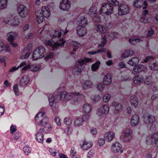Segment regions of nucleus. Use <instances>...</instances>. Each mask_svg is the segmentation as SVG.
Returning a JSON list of instances; mask_svg holds the SVG:
<instances>
[{"instance_id":"1","label":"nucleus","mask_w":158,"mask_h":158,"mask_svg":"<svg viewBox=\"0 0 158 158\" xmlns=\"http://www.w3.org/2000/svg\"><path fill=\"white\" fill-rule=\"evenodd\" d=\"M35 120L40 127L39 130V132L48 133L52 131L51 126L44 112L38 113L35 116Z\"/></svg>"},{"instance_id":"2","label":"nucleus","mask_w":158,"mask_h":158,"mask_svg":"<svg viewBox=\"0 0 158 158\" xmlns=\"http://www.w3.org/2000/svg\"><path fill=\"white\" fill-rule=\"evenodd\" d=\"M46 53L45 48L40 46L35 50L31 55V57L33 60H36L43 58Z\"/></svg>"},{"instance_id":"3","label":"nucleus","mask_w":158,"mask_h":158,"mask_svg":"<svg viewBox=\"0 0 158 158\" xmlns=\"http://www.w3.org/2000/svg\"><path fill=\"white\" fill-rule=\"evenodd\" d=\"M109 107L107 104L102 105L96 110V114L97 116L101 118L106 116L109 112Z\"/></svg>"},{"instance_id":"4","label":"nucleus","mask_w":158,"mask_h":158,"mask_svg":"<svg viewBox=\"0 0 158 158\" xmlns=\"http://www.w3.org/2000/svg\"><path fill=\"white\" fill-rule=\"evenodd\" d=\"M113 11V7L112 6L108 3H104L102 5L99 12L101 15H109L112 13Z\"/></svg>"},{"instance_id":"5","label":"nucleus","mask_w":158,"mask_h":158,"mask_svg":"<svg viewBox=\"0 0 158 158\" xmlns=\"http://www.w3.org/2000/svg\"><path fill=\"white\" fill-rule=\"evenodd\" d=\"M4 22L6 24L15 27L18 26L20 23V19L18 16L10 17L4 19Z\"/></svg>"},{"instance_id":"6","label":"nucleus","mask_w":158,"mask_h":158,"mask_svg":"<svg viewBox=\"0 0 158 158\" xmlns=\"http://www.w3.org/2000/svg\"><path fill=\"white\" fill-rule=\"evenodd\" d=\"M17 11L20 16L23 18L27 17L29 12V10L27 7L23 4L18 6Z\"/></svg>"},{"instance_id":"7","label":"nucleus","mask_w":158,"mask_h":158,"mask_svg":"<svg viewBox=\"0 0 158 158\" xmlns=\"http://www.w3.org/2000/svg\"><path fill=\"white\" fill-rule=\"evenodd\" d=\"M71 4L69 0H62L59 3V8L63 11H68L71 8Z\"/></svg>"},{"instance_id":"8","label":"nucleus","mask_w":158,"mask_h":158,"mask_svg":"<svg viewBox=\"0 0 158 158\" xmlns=\"http://www.w3.org/2000/svg\"><path fill=\"white\" fill-rule=\"evenodd\" d=\"M118 13L119 15H123L129 13V8L127 4H121L118 6Z\"/></svg>"},{"instance_id":"9","label":"nucleus","mask_w":158,"mask_h":158,"mask_svg":"<svg viewBox=\"0 0 158 158\" xmlns=\"http://www.w3.org/2000/svg\"><path fill=\"white\" fill-rule=\"evenodd\" d=\"M122 146L118 142H115L113 143L110 148L111 151L115 153L120 152L122 153L123 151L122 150Z\"/></svg>"},{"instance_id":"10","label":"nucleus","mask_w":158,"mask_h":158,"mask_svg":"<svg viewBox=\"0 0 158 158\" xmlns=\"http://www.w3.org/2000/svg\"><path fill=\"white\" fill-rule=\"evenodd\" d=\"M133 5L137 8L143 7V9H146L148 6L147 1L145 0H135L134 2Z\"/></svg>"},{"instance_id":"11","label":"nucleus","mask_w":158,"mask_h":158,"mask_svg":"<svg viewBox=\"0 0 158 158\" xmlns=\"http://www.w3.org/2000/svg\"><path fill=\"white\" fill-rule=\"evenodd\" d=\"M158 138V131L148 136L146 139V143L148 145L152 144L154 143L156 139Z\"/></svg>"},{"instance_id":"12","label":"nucleus","mask_w":158,"mask_h":158,"mask_svg":"<svg viewBox=\"0 0 158 158\" xmlns=\"http://www.w3.org/2000/svg\"><path fill=\"white\" fill-rule=\"evenodd\" d=\"M132 133V130L130 128H127L124 130L123 139L125 142H128L131 139Z\"/></svg>"},{"instance_id":"13","label":"nucleus","mask_w":158,"mask_h":158,"mask_svg":"<svg viewBox=\"0 0 158 158\" xmlns=\"http://www.w3.org/2000/svg\"><path fill=\"white\" fill-rule=\"evenodd\" d=\"M143 121L147 124H153L156 121V118L152 114H148L144 116Z\"/></svg>"},{"instance_id":"14","label":"nucleus","mask_w":158,"mask_h":158,"mask_svg":"<svg viewBox=\"0 0 158 158\" xmlns=\"http://www.w3.org/2000/svg\"><path fill=\"white\" fill-rule=\"evenodd\" d=\"M139 117L137 114H134L132 116L130 120L131 125L135 127L137 126L139 122Z\"/></svg>"},{"instance_id":"15","label":"nucleus","mask_w":158,"mask_h":158,"mask_svg":"<svg viewBox=\"0 0 158 158\" xmlns=\"http://www.w3.org/2000/svg\"><path fill=\"white\" fill-rule=\"evenodd\" d=\"M115 132L112 131H108L105 133L104 137L109 142H111L115 138Z\"/></svg>"},{"instance_id":"16","label":"nucleus","mask_w":158,"mask_h":158,"mask_svg":"<svg viewBox=\"0 0 158 158\" xmlns=\"http://www.w3.org/2000/svg\"><path fill=\"white\" fill-rule=\"evenodd\" d=\"M45 18H48L50 16L51 13L48 7L47 6H43L42 7L41 10L38 11Z\"/></svg>"},{"instance_id":"17","label":"nucleus","mask_w":158,"mask_h":158,"mask_svg":"<svg viewBox=\"0 0 158 158\" xmlns=\"http://www.w3.org/2000/svg\"><path fill=\"white\" fill-rule=\"evenodd\" d=\"M93 85L92 82L89 80H86L83 81L81 83L82 87L85 90L91 89Z\"/></svg>"},{"instance_id":"18","label":"nucleus","mask_w":158,"mask_h":158,"mask_svg":"<svg viewBox=\"0 0 158 158\" xmlns=\"http://www.w3.org/2000/svg\"><path fill=\"white\" fill-rule=\"evenodd\" d=\"M94 30L97 32L101 34H104L106 31V29L104 25L97 24L94 26Z\"/></svg>"},{"instance_id":"19","label":"nucleus","mask_w":158,"mask_h":158,"mask_svg":"<svg viewBox=\"0 0 158 158\" xmlns=\"http://www.w3.org/2000/svg\"><path fill=\"white\" fill-rule=\"evenodd\" d=\"M19 35L16 32L12 31L8 33L7 34V40L9 42L13 41L15 38L18 37Z\"/></svg>"},{"instance_id":"20","label":"nucleus","mask_w":158,"mask_h":158,"mask_svg":"<svg viewBox=\"0 0 158 158\" xmlns=\"http://www.w3.org/2000/svg\"><path fill=\"white\" fill-rule=\"evenodd\" d=\"M92 110V107L90 104L88 103L84 104L82 106V111L85 114H88L90 113Z\"/></svg>"},{"instance_id":"21","label":"nucleus","mask_w":158,"mask_h":158,"mask_svg":"<svg viewBox=\"0 0 158 158\" xmlns=\"http://www.w3.org/2000/svg\"><path fill=\"white\" fill-rule=\"evenodd\" d=\"M77 34L81 36H84L86 34V29L84 27L78 26L77 27Z\"/></svg>"},{"instance_id":"22","label":"nucleus","mask_w":158,"mask_h":158,"mask_svg":"<svg viewBox=\"0 0 158 158\" xmlns=\"http://www.w3.org/2000/svg\"><path fill=\"white\" fill-rule=\"evenodd\" d=\"M144 80L143 76L140 75L135 76L133 79V81L134 84L138 85L142 82Z\"/></svg>"},{"instance_id":"23","label":"nucleus","mask_w":158,"mask_h":158,"mask_svg":"<svg viewBox=\"0 0 158 158\" xmlns=\"http://www.w3.org/2000/svg\"><path fill=\"white\" fill-rule=\"evenodd\" d=\"M29 78L28 76H24L21 78L19 84L23 86H25L29 83Z\"/></svg>"},{"instance_id":"24","label":"nucleus","mask_w":158,"mask_h":158,"mask_svg":"<svg viewBox=\"0 0 158 158\" xmlns=\"http://www.w3.org/2000/svg\"><path fill=\"white\" fill-rule=\"evenodd\" d=\"M30 68L32 71L35 72L40 69V67L39 66L34 65L31 66L30 64H28L23 68L22 69V70L25 71Z\"/></svg>"},{"instance_id":"25","label":"nucleus","mask_w":158,"mask_h":158,"mask_svg":"<svg viewBox=\"0 0 158 158\" xmlns=\"http://www.w3.org/2000/svg\"><path fill=\"white\" fill-rule=\"evenodd\" d=\"M63 31L60 29H57L54 31L52 33L49 32L50 37H52L53 39L56 37H60L61 36Z\"/></svg>"},{"instance_id":"26","label":"nucleus","mask_w":158,"mask_h":158,"mask_svg":"<svg viewBox=\"0 0 158 158\" xmlns=\"http://www.w3.org/2000/svg\"><path fill=\"white\" fill-rule=\"evenodd\" d=\"M129 102L131 105L136 106L138 105L139 101L137 97L135 95L131 96L129 99Z\"/></svg>"},{"instance_id":"27","label":"nucleus","mask_w":158,"mask_h":158,"mask_svg":"<svg viewBox=\"0 0 158 158\" xmlns=\"http://www.w3.org/2000/svg\"><path fill=\"white\" fill-rule=\"evenodd\" d=\"M112 81L111 75L109 73L106 74L103 78V83L105 85H108L110 84Z\"/></svg>"},{"instance_id":"28","label":"nucleus","mask_w":158,"mask_h":158,"mask_svg":"<svg viewBox=\"0 0 158 158\" xmlns=\"http://www.w3.org/2000/svg\"><path fill=\"white\" fill-rule=\"evenodd\" d=\"M143 68V66L142 65L139 64L135 65L132 71V72L134 74H137L142 71Z\"/></svg>"},{"instance_id":"29","label":"nucleus","mask_w":158,"mask_h":158,"mask_svg":"<svg viewBox=\"0 0 158 158\" xmlns=\"http://www.w3.org/2000/svg\"><path fill=\"white\" fill-rule=\"evenodd\" d=\"M93 145V143L91 142L84 141L81 147L83 150H87L91 148Z\"/></svg>"},{"instance_id":"30","label":"nucleus","mask_w":158,"mask_h":158,"mask_svg":"<svg viewBox=\"0 0 158 158\" xmlns=\"http://www.w3.org/2000/svg\"><path fill=\"white\" fill-rule=\"evenodd\" d=\"M65 42L66 41L64 40L62 38L55 42L54 45L53 47V50H54L55 48L58 47H62L63 46Z\"/></svg>"},{"instance_id":"31","label":"nucleus","mask_w":158,"mask_h":158,"mask_svg":"<svg viewBox=\"0 0 158 158\" xmlns=\"http://www.w3.org/2000/svg\"><path fill=\"white\" fill-rule=\"evenodd\" d=\"M83 123V122L81 118L78 117L74 120L73 125L75 127H78L81 126Z\"/></svg>"},{"instance_id":"32","label":"nucleus","mask_w":158,"mask_h":158,"mask_svg":"<svg viewBox=\"0 0 158 158\" xmlns=\"http://www.w3.org/2000/svg\"><path fill=\"white\" fill-rule=\"evenodd\" d=\"M35 138L37 141L39 143H42L44 141V135L41 132H38L35 134Z\"/></svg>"},{"instance_id":"33","label":"nucleus","mask_w":158,"mask_h":158,"mask_svg":"<svg viewBox=\"0 0 158 158\" xmlns=\"http://www.w3.org/2000/svg\"><path fill=\"white\" fill-rule=\"evenodd\" d=\"M72 95L77 96L81 95L84 97H85L84 95H83L79 93L73 92L71 93L70 94H68L67 92V95L65 100L69 101L72 99L73 97Z\"/></svg>"},{"instance_id":"34","label":"nucleus","mask_w":158,"mask_h":158,"mask_svg":"<svg viewBox=\"0 0 158 158\" xmlns=\"http://www.w3.org/2000/svg\"><path fill=\"white\" fill-rule=\"evenodd\" d=\"M112 106H114V111L116 113L121 111L123 109V107L121 104L116 103L115 102H112Z\"/></svg>"},{"instance_id":"35","label":"nucleus","mask_w":158,"mask_h":158,"mask_svg":"<svg viewBox=\"0 0 158 158\" xmlns=\"http://www.w3.org/2000/svg\"><path fill=\"white\" fill-rule=\"evenodd\" d=\"M139 61V59L137 57H133L129 60L128 61V64L132 66H135L136 64H138Z\"/></svg>"},{"instance_id":"36","label":"nucleus","mask_w":158,"mask_h":158,"mask_svg":"<svg viewBox=\"0 0 158 158\" xmlns=\"http://www.w3.org/2000/svg\"><path fill=\"white\" fill-rule=\"evenodd\" d=\"M134 51L131 49L126 50L122 54V57L123 58H125L130 56H132L133 53Z\"/></svg>"},{"instance_id":"37","label":"nucleus","mask_w":158,"mask_h":158,"mask_svg":"<svg viewBox=\"0 0 158 158\" xmlns=\"http://www.w3.org/2000/svg\"><path fill=\"white\" fill-rule=\"evenodd\" d=\"M44 17L40 13L37 11L36 14V20L38 23H42L44 20Z\"/></svg>"},{"instance_id":"38","label":"nucleus","mask_w":158,"mask_h":158,"mask_svg":"<svg viewBox=\"0 0 158 158\" xmlns=\"http://www.w3.org/2000/svg\"><path fill=\"white\" fill-rule=\"evenodd\" d=\"M78 23L79 24L78 26L85 27L87 23V21L84 17H81L79 18Z\"/></svg>"},{"instance_id":"39","label":"nucleus","mask_w":158,"mask_h":158,"mask_svg":"<svg viewBox=\"0 0 158 158\" xmlns=\"http://www.w3.org/2000/svg\"><path fill=\"white\" fill-rule=\"evenodd\" d=\"M92 59L88 58H84L83 59H80L78 61V63L81 65L85 64L87 63L92 62Z\"/></svg>"},{"instance_id":"40","label":"nucleus","mask_w":158,"mask_h":158,"mask_svg":"<svg viewBox=\"0 0 158 158\" xmlns=\"http://www.w3.org/2000/svg\"><path fill=\"white\" fill-rule=\"evenodd\" d=\"M51 38V40L48 38L46 39L44 41V44L46 46H52L53 48V47L54 45L55 42L53 40V38L52 37Z\"/></svg>"},{"instance_id":"41","label":"nucleus","mask_w":158,"mask_h":158,"mask_svg":"<svg viewBox=\"0 0 158 158\" xmlns=\"http://www.w3.org/2000/svg\"><path fill=\"white\" fill-rule=\"evenodd\" d=\"M4 50L7 52H9L10 51L9 47H6L3 43L0 40V52H2Z\"/></svg>"},{"instance_id":"42","label":"nucleus","mask_w":158,"mask_h":158,"mask_svg":"<svg viewBox=\"0 0 158 158\" xmlns=\"http://www.w3.org/2000/svg\"><path fill=\"white\" fill-rule=\"evenodd\" d=\"M106 52V49L101 48L98 49L96 51H92V52H87L88 54L89 55H94L97 54H98L100 53H102L103 52Z\"/></svg>"},{"instance_id":"43","label":"nucleus","mask_w":158,"mask_h":158,"mask_svg":"<svg viewBox=\"0 0 158 158\" xmlns=\"http://www.w3.org/2000/svg\"><path fill=\"white\" fill-rule=\"evenodd\" d=\"M111 98V95L110 94H105L103 97L102 101L105 103H107L109 102Z\"/></svg>"},{"instance_id":"44","label":"nucleus","mask_w":158,"mask_h":158,"mask_svg":"<svg viewBox=\"0 0 158 158\" xmlns=\"http://www.w3.org/2000/svg\"><path fill=\"white\" fill-rule=\"evenodd\" d=\"M8 1L7 0H1L0 1V9H3L6 7Z\"/></svg>"},{"instance_id":"45","label":"nucleus","mask_w":158,"mask_h":158,"mask_svg":"<svg viewBox=\"0 0 158 158\" xmlns=\"http://www.w3.org/2000/svg\"><path fill=\"white\" fill-rule=\"evenodd\" d=\"M82 71L81 66H77L73 70V72L75 74L78 75L81 73Z\"/></svg>"},{"instance_id":"46","label":"nucleus","mask_w":158,"mask_h":158,"mask_svg":"<svg viewBox=\"0 0 158 158\" xmlns=\"http://www.w3.org/2000/svg\"><path fill=\"white\" fill-rule=\"evenodd\" d=\"M97 11V9L95 6H92L90 8L89 10L88 13L89 14L91 15L94 14V15H96Z\"/></svg>"},{"instance_id":"47","label":"nucleus","mask_w":158,"mask_h":158,"mask_svg":"<svg viewBox=\"0 0 158 158\" xmlns=\"http://www.w3.org/2000/svg\"><path fill=\"white\" fill-rule=\"evenodd\" d=\"M110 5H111L115 6H118L119 4L118 0H107Z\"/></svg>"},{"instance_id":"48","label":"nucleus","mask_w":158,"mask_h":158,"mask_svg":"<svg viewBox=\"0 0 158 158\" xmlns=\"http://www.w3.org/2000/svg\"><path fill=\"white\" fill-rule=\"evenodd\" d=\"M118 35V34L116 32H110L108 35V39L112 40L114 38H117Z\"/></svg>"},{"instance_id":"49","label":"nucleus","mask_w":158,"mask_h":158,"mask_svg":"<svg viewBox=\"0 0 158 158\" xmlns=\"http://www.w3.org/2000/svg\"><path fill=\"white\" fill-rule=\"evenodd\" d=\"M72 121V119L69 117L65 118L64 120V123L68 126H69L71 124Z\"/></svg>"},{"instance_id":"50","label":"nucleus","mask_w":158,"mask_h":158,"mask_svg":"<svg viewBox=\"0 0 158 158\" xmlns=\"http://www.w3.org/2000/svg\"><path fill=\"white\" fill-rule=\"evenodd\" d=\"M100 64V62L99 61H97L93 64L92 66V70L94 71H96L98 68Z\"/></svg>"},{"instance_id":"51","label":"nucleus","mask_w":158,"mask_h":158,"mask_svg":"<svg viewBox=\"0 0 158 158\" xmlns=\"http://www.w3.org/2000/svg\"><path fill=\"white\" fill-rule=\"evenodd\" d=\"M14 92L16 96H18L19 94V87L17 84H15L13 87Z\"/></svg>"},{"instance_id":"52","label":"nucleus","mask_w":158,"mask_h":158,"mask_svg":"<svg viewBox=\"0 0 158 158\" xmlns=\"http://www.w3.org/2000/svg\"><path fill=\"white\" fill-rule=\"evenodd\" d=\"M102 38L101 43L98 44V45L99 47H104L107 42L106 38L105 36H104V37H102Z\"/></svg>"},{"instance_id":"53","label":"nucleus","mask_w":158,"mask_h":158,"mask_svg":"<svg viewBox=\"0 0 158 158\" xmlns=\"http://www.w3.org/2000/svg\"><path fill=\"white\" fill-rule=\"evenodd\" d=\"M71 45L73 46L74 47H76V48H74L73 50L74 51H76V49L80 47L81 46V44L77 42L76 41H72L71 43Z\"/></svg>"},{"instance_id":"54","label":"nucleus","mask_w":158,"mask_h":158,"mask_svg":"<svg viewBox=\"0 0 158 158\" xmlns=\"http://www.w3.org/2000/svg\"><path fill=\"white\" fill-rule=\"evenodd\" d=\"M49 152L51 154L54 156H55L58 154L59 152L58 150L55 149L54 148H50L49 150Z\"/></svg>"},{"instance_id":"55","label":"nucleus","mask_w":158,"mask_h":158,"mask_svg":"<svg viewBox=\"0 0 158 158\" xmlns=\"http://www.w3.org/2000/svg\"><path fill=\"white\" fill-rule=\"evenodd\" d=\"M152 82V77L151 76L147 77L144 80V83L147 85H149Z\"/></svg>"},{"instance_id":"56","label":"nucleus","mask_w":158,"mask_h":158,"mask_svg":"<svg viewBox=\"0 0 158 158\" xmlns=\"http://www.w3.org/2000/svg\"><path fill=\"white\" fill-rule=\"evenodd\" d=\"M150 21V19L148 18L145 16H143L140 19L141 23H147Z\"/></svg>"},{"instance_id":"57","label":"nucleus","mask_w":158,"mask_h":158,"mask_svg":"<svg viewBox=\"0 0 158 158\" xmlns=\"http://www.w3.org/2000/svg\"><path fill=\"white\" fill-rule=\"evenodd\" d=\"M92 99L94 102L97 103L100 100L101 97L99 95H95L92 98Z\"/></svg>"},{"instance_id":"58","label":"nucleus","mask_w":158,"mask_h":158,"mask_svg":"<svg viewBox=\"0 0 158 158\" xmlns=\"http://www.w3.org/2000/svg\"><path fill=\"white\" fill-rule=\"evenodd\" d=\"M54 97L52 95H50L48 98L49 104L51 106H53L54 103Z\"/></svg>"},{"instance_id":"59","label":"nucleus","mask_w":158,"mask_h":158,"mask_svg":"<svg viewBox=\"0 0 158 158\" xmlns=\"http://www.w3.org/2000/svg\"><path fill=\"white\" fill-rule=\"evenodd\" d=\"M97 88L100 91H102L104 88V85L102 83H99L97 84Z\"/></svg>"},{"instance_id":"60","label":"nucleus","mask_w":158,"mask_h":158,"mask_svg":"<svg viewBox=\"0 0 158 158\" xmlns=\"http://www.w3.org/2000/svg\"><path fill=\"white\" fill-rule=\"evenodd\" d=\"M67 95V92L63 91L60 94V99L61 100L65 101Z\"/></svg>"},{"instance_id":"61","label":"nucleus","mask_w":158,"mask_h":158,"mask_svg":"<svg viewBox=\"0 0 158 158\" xmlns=\"http://www.w3.org/2000/svg\"><path fill=\"white\" fill-rule=\"evenodd\" d=\"M149 67L152 70H154L158 69V67L155 63L152 62L150 64Z\"/></svg>"},{"instance_id":"62","label":"nucleus","mask_w":158,"mask_h":158,"mask_svg":"<svg viewBox=\"0 0 158 158\" xmlns=\"http://www.w3.org/2000/svg\"><path fill=\"white\" fill-rule=\"evenodd\" d=\"M105 139L101 138L99 139L98 141V143L99 146H102L105 143Z\"/></svg>"},{"instance_id":"63","label":"nucleus","mask_w":158,"mask_h":158,"mask_svg":"<svg viewBox=\"0 0 158 158\" xmlns=\"http://www.w3.org/2000/svg\"><path fill=\"white\" fill-rule=\"evenodd\" d=\"M23 150L24 153L26 155H28L31 152V149L28 146H25L23 148Z\"/></svg>"},{"instance_id":"64","label":"nucleus","mask_w":158,"mask_h":158,"mask_svg":"<svg viewBox=\"0 0 158 158\" xmlns=\"http://www.w3.org/2000/svg\"><path fill=\"white\" fill-rule=\"evenodd\" d=\"M89 118L90 115L88 114L83 115L81 118L83 122H84V121H87L89 119Z\"/></svg>"}]
</instances>
